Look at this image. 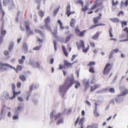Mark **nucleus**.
Here are the masks:
<instances>
[{
	"label": "nucleus",
	"mask_w": 128,
	"mask_h": 128,
	"mask_svg": "<svg viewBox=\"0 0 128 128\" xmlns=\"http://www.w3.org/2000/svg\"><path fill=\"white\" fill-rule=\"evenodd\" d=\"M76 84V85L75 86V88H77L80 86V83L77 81L74 82V83Z\"/></svg>",
	"instance_id": "36"
},
{
	"label": "nucleus",
	"mask_w": 128,
	"mask_h": 128,
	"mask_svg": "<svg viewBox=\"0 0 128 128\" xmlns=\"http://www.w3.org/2000/svg\"><path fill=\"white\" fill-rule=\"evenodd\" d=\"M119 51V50L118 49V48H116L115 49H114L113 50H112L111 51V52H112V53L114 54V53H117Z\"/></svg>",
	"instance_id": "53"
},
{
	"label": "nucleus",
	"mask_w": 128,
	"mask_h": 128,
	"mask_svg": "<svg viewBox=\"0 0 128 128\" xmlns=\"http://www.w3.org/2000/svg\"><path fill=\"white\" fill-rule=\"evenodd\" d=\"M99 16L94 18L93 19V22L94 24H96L98 23V20L101 18L102 14L100 13L98 14Z\"/></svg>",
	"instance_id": "9"
},
{
	"label": "nucleus",
	"mask_w": 128,
	"mask_h": 128,
	"mask_svg": "<svg viewBox=\"0 0 128 128\" xmlns=\"http://www.w3.org/2000/svg\"><path fill=\"white\" fill-rule=\"evenodd\" d=\"M42 47V45H41L34 47L33 49V50H38L40 49Z\"/></svg>",
	"instance_id": "38"
},
{
	"label": "nucleus",
	"mask_w": 128,
	"mask_h": 128,
	"mask_svg": "<svg viewBox=\"0 0 128 128\" xmlns=\"http://www.w3.org/2000/svg\"><path fill=\"white\" fill-rule=\"evenodd\" d=\"M13 46L14 45L13 43H11L10 45L8 48V50L10 52H11L12 50L13 49Z\"/></svg>",
	"instance_id": "41"
},
{
	"label": "nucleus",
	"mask_w": 128,
	"mask_h": 128,
	"mask_svg": "<svg viewBox=\"0 0 128 128\" xmlns=\"http://www.w3.org/2000/svg\"><path fill=\"white\" fill-rule=\"evenodd\" d=\"M18 116L17 115H14L12 117V119L14 120L18 119Z\"/></svg>",
	"instance_id": "51"
},
{
	"label": "nucleus",
	"mask_w": 128,
	"mask_h": 128,
	"mask_svg": "<svg viewBox=\"0 0 128 128\" xmlns=\"http://www.w3.org/2000/svg\"><path fill=\"white\" fill-rule=\"evenodd\" d=\"M10 66L11 67H10V68L14 69L16 71V72L17 73H18V71H20L22 69V66L19 65H17L16 67V68L13 67L11 65Z\"/></svg>",
	"instance_id": "12"
},
{
	"label": "nucleus",
	"mask_w": 128,
	"mask_h": 128,
	"mask_svg": "<svg viewBox=\"0 0 128 128\" xmlns=\"http://www.w3.org/2000/svg\"><path fill=\"white\" fill-rule=\"evenodd\" d=\"M74 83V81L73 77H68L65 80L64 84L60 86L59 88V91L61 92L65 91L72 86Z\"/></svg>",
	"instance_id": "1"
},
{
	"label": "nucleus",
	"mask_w": 128,
	"mask_h": 128,
	"mask_svg": "<svg viewBox=\"0 0 128 128\" xmlns=\"http://www.w3.org/2000/svg\"><path fill=\"white\" fill-rule=\"evenodd\" d=\"M12 91H15L16 86L14 84H11Z\"/></svg>",
	"instance_id": "52"
},
{
	"label": "nucleus",
	"mask_w": 128,
	"mask_h": 128,
	"mask_svg": "<svg viewBox=\"0 0 128 128\" xmlns=\"http://www.w3.org/2000/svg\"><path fill=\"white\" fill-rule=\"evenodd\" d=\"M72 36V34H70L68 36H67L66 38L64 43H66L70 41Z\"/></svg>",
	"instance_id": "20"
},
{
	"label": "nucleus",
	"mask_w": 128,
	"mask_h": 128,
	"mask_svg": "<svg viewBox=\"0 0 128 128\" xmlns=\"http://www.w3.org/2000/svg\"><path fill=\"white\" fill-rule=\"evenodd\" d=\"M50 21V19L49 16H48L46 18H45L44 22L45 24H48Z\"/></svg>",
	"instance_id": "31"
},
{
	"label": "nucleus",
	"mask_w": 128,
	"mask_h": 128,
	"mask_svg": "<svg viewBox=\"0 0 128 128\" xmlns=\"http://www.w3.org/2000/svg\"><path fill=\"white\" fill-rule=\"evenodd\" d=\"M99 34V32H97L96 33L92 36V39L94 40H98V38Z\"/></svg>",
	"instance_id": "16"
},
{
	"label": "nucleus",
	"mask_w": 128,
	"mask_h": 128,
	"mask_svg": "<svg viewBox=\"0 0 128 128\" xmlns=\"http://www.w3.org/2000/svg\"><path fill=\"white\" fill-rule=\"evenodd\" d=\"M96 63L94 61L93 62H90L88 63V64H87V66H88L90 67H94L93 66H94L95 64Z\"/></svg>",
	"instance_id": "24"
},
{
	"label": "nucleus",
	"mask_w": 128,
	"mask_h": 128,
	"mask_svg": "<svg viewBox=\"0 0 128 128\" xmlns=\"http://www.w3.org/2000/svg\"><path fill=\"white\" fill-rule=\"evenodd\" d=\"M112 52H111L109 56V58L110 59L111 58H112L113 57V53H112Z\"/></svg>",
	"instance_id": "57"
},
{
	"label": "nucleus",
	"mask_w": 128,
	"mask_h": 128,
	"mask_svg": "<svg viewBox=\"0 0 128 128\" xmlns=\"http://www.w3.org/2000/svg\"><path fill=\"white\" fill-rule=\"evenodd\" d=\"M2 97H4V98L6 99H9L11 97H10L9 95V94L7 92H4L3 93V96Z\"/></svg>",
	"instance_id": "19"
},
{
	"label": "nucleus",
	"mask_w": 128,
	"mask_h": 128,
	"mask_svg": "<svg viewBox=\"0 0 128 128\" xmlns=\"http://www.w3.org/2000/svg\"><path fill=\"white\" fill-rule=\"evenodd\" d=\"M118 4V2L117 1L116 2H114V0H112V6H115Z\"/></svg>",
	"instance_id": "50"
},
{
	"label": "nucleus",
	"mask_w": 128,
	"mask_h": 128,
	"mask_svg": "<svg viewBox=\"0 0 128 128\" xmlns=\"http://www.w3.org/2000/svg\"><path fill=\"white\" fill-rule=\"evenodd\" d=\"M119 88L121 92L120 94L118 95V97L125 96L128 94V89L126 88L124 86H121Z\"/></svg>",
	"instance_id": "4"
},
{
	"label": "nucleus",
	"mask_w": 128,
	"mask_h": 128,
	"mask_svg": "<svg viewBox=\"0 0 128 128\" xmlns=\"http://www.w3.org/2000/svg\"><path fill=\"white\" fill-rule=\"evenodd\" d=\"M56 40L53 41V44H54V49L55 51H56L57 50V48L56 46Z\"/></svg>",
	"instance_id": "49"
},
{
	"label": "nucleus",
	"mask_w": 128,
	"mask_h": 128,
	"mask_svg": "<svg viewBox=\"0 0 128 128\" xmlns=\"http://www.w3.org/2000/svg\"><path fill=\"white\" fill-rule=\"evenodd\" d=\"M36 62H35L34 61L32 60H30V64L33 67L35 68H36Z\"/></svg>",
	"instance_id": "25"
},
{
	"label": "nucleus",
	"mask_w": 128,
	"mask_h": 128,
	"mask_svg": "<svg viewBox=\"0 0 128 128\" xmlns=\"http://www.w3.org/2000/svg\"><path fill=\"white\" fill-rule=\"evenodd\" d=\"M74 13V12H70H70L68 13V14H67L66 15H67V16L68 17L70 16L71 14H73Z\"/></svg>",
	"instance_id": "62"
},
{
	"label": "nucleus",
	"mask_w": 128,
	"mask_h": 128,
	"mask_svg": "<svg viewBox=\"0 0 128 128\" xmlns=\"http://www.w3.org/2000/svg\"><path fill=\"white\" fill-rule=\"evenodd\" d=\"M99 0H96L94 2L90 10H93L102 5V2H100Z\"/></svg>",
	"instance_id": "6"
},
{
	"label": "nucleus",
	"mask_w": 128,
	"mask_h": 128,
	"mask_svg": "<svg viewBox=\"0 0 128 128\" xmlns=\"http://www.w3.org/2000/svg\"><path fill=\"white\" fill-rule=\"evenodd\" d=\"M34 30L35 33L39 34L41 36L42 38H44V34L42 31L37 29H35Z\"/></svg>",
	"instance_id": "13"
},
{
	"label": "nucleus",
	"mask_w": 128,
	"mask_h": 128,
	"mask_svg": "<svg viewBox=\"0 0 128 128\" xmlns=\"http://www.w3.org/2000/svg\"><path fill=\"white\" fill-rule=\"evenodd\" d=\"M54 114V111L52 112L50 114V119L51 120L53 119Z\"/></svg>",
	"instance_id": "48"
},
{
	"label": "nucleus",
	"mask_w": 128,
	"mask_h": 128,
	"mask_svg": "<svg viewBox=\"0 0 128 128\" xmlns=\"http://www.w3.org/2000/svg\"><path fill=\"white\" fill-rule=\"evenodd\" d=\"M128 21H122L121 22V26L123 28L125 26H127V25Z\"/></svg>",
	"instance_id": "35"
},
{
	"label": "nucleus",
	"mask_w": 128,
	"mask_h": 128,
	"mask_svg": "<svg viewBox=\"0 0 128 128\" xmlns=\"http://www.w3.org/2000/svg\"><path fill=\"white\" fill-rule=\"evenodd\" d=\"M37 41L38 42H39L40 43H42L43 42V40L39 38L38 37L37 38Z\"/></svg>",
	"instance_id": "59"
},
{
	"label": "nucleus",
	"mask_w": 128,
	"mask_h": 128,
	"mask_svg": "<svg viewBox=\"0 0 128 128\" xmlns=\"http://www.w3.org/2000/svg\"><path fill=\"white\" fill-rule=\"evenodd\" d=\"M58 22L60 24V28L62 30L64 29V26H62V23L61 22L60 20H58Z\"/></svg>",
	"instance_id": "40"
},
{
	"label": "nucleus",
	"mask_w": 128,
	"mask_h": 128,
	"mask_svg": "<svg viewBox=\"0 0 128 128\" xmlns=\"http://www.w3.org/2000/svg\"><path fill=\"white\" fill-rule=\"evenodd\" d=\"M3 5L4 6L8 5L10 10L12 9L14 6L12 0H3Z\"/></svg>",
	"instance_id": "5"
},
{
	"label": "nucleus",
	"mask_w": 128,
	"mask_h": 128,
	"mask_svg": "<svg viewBox=\"0 0 128 128\" xmlns=\"http://www.w3.org/2000/svg\"><path fill=\"white\" fill-rule=\"evenodd\" d=\"M21 85V83L20 82H18L16 86L17 88H19L20 87Z\"/></svg>",
	"instance_id": "55"
},
{
	"label": "nucleus",
	"mask_w": 128,
	"mask_h": 128,
	"mask_svg": "<svg viewBox=\"0 0 128 128\" xmlns=\"http://www.w3.org/2000/svg\"><path fill=\"white\" fill-rule=\"evenodd\" d=\"M76 44L78 49L80 50V48H82L83 52L85 53L87 52L88 51L90 48L89 45H88L87 47L85 49H84L85 46L84 42L82 40H80L79 43L77 42Z\"/></svg>",
	"instance_id": "2"
},
{
	"label": "nucleus",
	"mask_w": 128,
	"mask_h": 128,
	"mask_svg": "<svg viewBox=\"0 0 128 128\" xmlns=\"http://www.w3.org/2000/svg\"><path fill=\"white\" fill-rule=\"evenodd\" d=\"M84 120V117L81 118L78 124L79 125H83Z\"/></svg>",
	"instance_id": "39"
},
{
	"label": "nucleus",
	"mask_w": 128,
	"mask_h": 128,
	"mask_svg": "<svg viewBox=\"0 0 128 128\" xmlns=\"http://www.w3.org/2000/svg\"><path fill=\"white\" fill-rule=\"evenodd\" d=\"M100 86L101 85L100 84H94L93 86H91L90 92H92L94 91L96 89L100 87Z\"/></svg>",
	"instance_id": "11"
},
{
	"label": "nucleus",
	"mask_w": 128,
	"mask_h": 128,
	"mask_svg": "<svg viewBox=\"0 0 128 128\" xmlns=\"http://www.w3.org/2000/svg\"><path fill=\"white\" fill-rule=\"evenodd\" d=\"M75 34L78 36L80 32V31L79 29L78 28H76L75 30Z\"/></svg>",
	"instance_id": "46"
},
{
	"label": "nucleus",
	"mask_w": 128,
	"mask_h": 128,
	"mask_svg": "<svg viewBox=\"0 0 128 128\" xmlns=\"http://www.w3.org/2000/svg\"><path fill=\"white\" fill-rule=\"evenodd\" d=\"M5 66L8 68L11 67L10 65L7 64H3L2 62L0 63V70L1 71H5L6 70L7 68Z\"/></svg>",
	"instance_id": "7"
},
{
	"label": "nucleus",
	"mask_w": 128,
	"mask_h": 128,
	"mask_svg": "<svg viewBox=\"0 0 128 128\" xmlns=\"http://www.w3.org/2000/svg\"><path fill=\"white\" fill-rule=\"evenodd\" d=\"M76 3V4H80L82 6H83L84 3L81 0H77Z\"/></svg>",
	"instance_id": "42"
},
{
	"label": "nucleus",
	"mask_w": 128,
	"mask_h": 128,
	"mask_svg": "<svg viewBox=\"0 0 128 128\" xmlns=\"http://www.w3.org/2000/svg\"><path fill=\"white\" fill-rule=\"evenodd\" d=\"M62 50L65 56L66 57H68V54L65 48V47L64 46H62Z\"/></svg>",
	"instance_id": "22"
},
{
	"label": "nucleus",
	"mask_w": 128,
	"mask_h": 128,
	"mask_svg": "<svg viewBox=\"0 0 128 128\" xmlns=\"http://www.w3.org/2000/svg\"><path fill=\"white\" fill-rule=\"evenodd\" d=\"M80 116H78L77 117V119H76V121H75V123H74V126H76L77 124L78 123V121H79V120L80 119Z\"/></svg>",
	"instance_id": "47"
},
{
	"label": "nucleus",
	"mask_w": 128,
	"mask_h": 128,
	"mask_svg": "<svg viewBox=\"0 0 128 128\" xmlns=\"http://www.w3.org/2000/svg\"><path fill=\"white\" fill-rule=\"evenodd\" d=\"M109 91L111 93H113L114 92L115 90L114 88H111L110 89Z\"/></svg>",
	"instance_id": "58"
},
{
	"label": "nucleus",
	"mask_w": 128,
	"mask_h": 128,
	"mask_svg": "<svg viewBox=\"0 0 128 128\" xmlns=\"http://www.w3.org/2000/svg\"><path fill=\"white\" fill-rule=\"evenodd\" d=\"M44 26L46 30L49 31H50L52 30L50 26L48 24H45Z\"/></svg>",
	"instance_id": "29"
},
{
	"label": "nucleus",
	"mask_w": 128,
	"mask_h": 128,
	"mask_svg": "<svg viewBox=\"0 0 128 128\" xmlns=\"http://www.w3.org/2000/svg\"><path fill=\"white\" fill-rule=\"evenodd\" d=\"M63 118H62L57 121L56 124L58 125L60 124H62L63 123Z\"/></svg>",
	"instance_id": "30"
},
{
	"label": "nucleus",
	"mask_w": 128,
	"mask_h": 128,
	"mask_svg": "<svg viewBox=\"0 0 128 128\" xmlns=\"http://www.w3.org/2000/svg\"><path fill=\"white\" fill-rule=\"evenodd\" d=\"M110 20L114 22H119L120 21L119 19L116 18H110Z\"/></svg>",
	"instance_id": "26"
},
{
	"label": "nucleus",
	"mask_w": 128,
	"mask_h": 128,
	"mask_svg": "<svg viewBox=\"0 0 128 128\" xmlns=\"http://www.w3.org/2000/svg\"><path fill=\"white\" fill-rule=\"evenodd\" d=\"M20 79L22 81L24 82L26 80L25 76L24 75H21L19 76Z\"/></svg>",
	"instance_id": "33"
},
{
	"label": "nucleus",
	"mask_w": 128,
	"mask_h": 128,
	"mask_svg": "<svg viewBox=\"0 0 128 128\" xmlns=\"http://www.w3.org/2000/svg\"><path fill=\"white\" fill-rule=\"evenodd\" d=\"M64 66H66L68 68H72V65L75 63V62H73L72 63H70L67 60H64Z\"/></svg>",
	"instance_id": "10"
},
{
	"label": "nucleus",
	"mask_w": 128,
	"mask_h": 128,
	"mask_svg": "<svg viewBox=\"0 0 128 128\" xmlns=\"http://www.w3.org/2000/svg\"><path fill=\"white\" fill-rule=\"evenodd\" d=\"M90 46L92 47H94L95 46V44L94 42H90Z\"/></svg>",
	"instance_id": "60"
},
{
	"label": "nucleus",
	"mask_w": 128,
	"mask_h": 128,
	"mask_svg": "<svg viewBox=\"0 0 128 128\" xmlns=\"http://www.w3.org/2000/svg\"><path fill=\"white\" fill-rule=\"evenodd\" d=\"M83 84L85 87V90L86 91L89 88V82L88 81L84 80L83 81Z\"/></svg>",
	"instance_id": "14"
},
{
	"label": "nucleus",
	"mask_w": 128,
	"mask_h": 128,
	"mask_svg": "<svg viewBox=\"0 0 128 128\" xmlns=\"http://www.w3.org/2000/svg\"><path fill=\"white\" fill-rule=\"evenodd\" d=\"M76 21L75 20L74 18H72L70 22V26L72 27H74V26Z\"/></svg>",
	"instance_id": "23"
},
{
	"label": "nucleus",
	"mask_w": 128,
	"mask_h": 128,
	"mask_svg": "<svg viewBox=\"0 0 128 128\" xmlns=\"http://www.w3.org/2000/svg\"><path fill=\"white\" fill-rule=\"evenodd\" d=\"M62 116V114L61 113L59 112L57 114L55 115L54 116V120H56L59 118H60Z\"/></svg>",
	"instance_id": "21"
},
{
	"label": "nucleus",
	"mask_w": 128,
	"mask_h": 128,
	"mask_svg": "<svg viewBox=\"0 0 128 128\" xmlns=\"http://www.w3.org/2000/svg\"><path fill=\"white\" fill-rule=\"evenodd\" d=\"M22 58H20L18 60V62L20 64H24V60H25V57L24 56H22Z\"/></svg>",
	"instance_id": "18"
},
{
	"label": "nucleus",
	"mask_w": 128,
	"mask_h": 128,
	"mask_svg": "<svg viewBox=\"0 0 128 128\" xmlns=\"http://www.w3.org/2000/svg\"><path fill=\"white\" fill-rule=\"evenodd\" d=\"M89 71L92 73H94L95 72L94 67H90L89 69Z\"/></svg>",
	"instance_id": "37"
},
{
	"label": "nucleus",
	"mask_w": 128,
	"mask_h": 128,
	"mask_svg": "<svg viewBox=\"0 0 128 128\" xmlns=\"http://www.w3.org/2000/svg\"><path fill=\"white\" fill-rule=\"evenodd\" d=\"M34 86V85L33 84H32L30 86L29 88L30 91L32 92V91L33 90V88Z\"/></svg>",
	"instance_id": "61"
},
{
	"label": "nucleus",
	"mask_w": 128,
	"mask_h": 128,
	"mask_svg": "<svg viewBox=\"0 0 128 128\" xmlns=\"http://www.w3.org/2000/svg\"><path fill=\"white\" fill-rule=\"evenodd\" d=\"M4 24L3 22H2V24L1 26V28H0V30H1V34L4 36L6 33V30H5L3 29V26H4Z\"/></svg>",
	"instance_id": "17"
},
{
	"label": "nucleus",
	"mask_w": 128,
	"mask_h": 128,
	"mask_svg": "<svg viewBox=\"0 0 128 128\" xmlns=\"http://www.w3.org/2000/svg\"><path fill=\"white\" fill-rule=\"evenodd\" d=\"M57 29L55 28L54 29L53 32V34L55 36L56 38L57 37Z\"/></svg>",
	"instance_id": "44"
},
{
	"label": "nucleus",
	"mask_w": 128,
	"mask_h": 128,
	"mask_svg": "<svg viewBox=\"0 0 128 128\" xmlns=\"http://www.w3.org/2000/svg\"><path fill=\"white\" fill-rule=\"evenodd\" d=\"M23 50L25 53H26L28 51V48L27 45L26 43H24L23 44Z\"/></svg>",
	"instance_id": "15"
},
{
	"label": "nucleus",
	"mask_w": 128,
	"mask_h": 128,
	"mask_svg": "<svg viewBox=\"0 0 128 128\" xmlns=\"http://www.w3.org/2000/svg\"><path fill=\"white\" fill-rule=\"evenodd\" d=\"M83 7V6H82ZM88 9V5H84V7L82 8L81 10L83 12H85Z\"/></svg>",
	"instance_id": "28"
},
{
	"label": "nucleus",
	"mask_w": 128,
	"mask_h": 128,
	"mask_svg": "<svg viewBox=\"0 0 128 128\" xmlns=\"http://www.w3.org/2000/svg\"><path fill=\"white\" fill-rule=\"evenodd\" d=\"M12 93L13 94L12 96L10 98V100L14 99L15 98L16 95H18V92H15V91H12Z\"/></svg>",
	"instance_id": "27"
},
{
	"label": "nucleus",
	"mask_w": 128,
	"mask_h": 128,
	"mask_svg": "<svg viewBox=\"0 0 128 128\" xmlns=\"http://www.w3.org/2000/svg\"><path fill=\"white\" fill-rule=\"evenodd\" d=\"M18 99L20 102H22L24 100L23 98L20 97H18Z\"/></svg>",
	"instance_id": "63"
},
{
	"label": "nucleus",
	"mask_w": 128,
	"mask_h": 128,
	"mask_svg": "<svg viewBox=\"0 0 128 128\" xmlns=\"http://www.w3.org/2000/svg\"><path fill=\"white\" fill-rule=\"evenodd\" d=\"M86 30H83L82 32H80L78 36L80 37H82L84 36V33L86 32Z\"/></svg>",
	"instance_id": "34"
},
{
	"label": "nucleus",
	"mask_w": 128,
	"mask_h": 128,
	"mask_svg": "<svg viewBox=\"0 0 128 128\" xmlns=\"http://www.w3.org/2000/svg\"><path fill=\"white\" fill-rule=\"evenodd\" d=\"M5 106L4 105L3 106V107L2 108L0 112V114L1 115H2L4 113V107Z\"/></svg>",
	"instance_id": "56"
},
{
	"label": "nucleus",
	"mask_w": 128,
	"mask_h": 128,
	"mask_svg": "<svg viewBox=\"0 0 128 128\" xmlns=\"http://www.w3.org/2000/svg\"><path fill=\"white\" fill-rule=\"evenodd\" d=\"M38 14L39 16L41 18H42L44 15V13L42 10H40L38 11Z\"/></svg>",
	"instance_id": "43"
},
{
	"label": "nucleus",
	"mask_w": 128,
	"mask_h": 128,
	"mask_svg": "<svg viewBox=\"0 0 128 128\" xmlns=\"http://www.w3.org/2000/svg\"><path fill=\"white\" fill-rule=\"evenodd\" d=\"M112 65L110 63L106 64L103 69V73L104 75H108L109 72L112 68Z\"/></svg>",
	"instance_id": "3"
},
{
	"label": "nucleus",
	"mask_w": 128,
	"mask_h": 128,
	"mask_svg": "<svg viewBox=\"0 0 128 128\" xmlns=\"http://www.w3.org/2000/svg\"><path fill=\"white\" fill-rule=\"evenodd\" d=\"M96 110H96L95 109V110H94V114L95 116L96 117H97L99 115L98 112L96 111Z\"/></svg>",
	"instance_id": "45"
},
{
	"label": "nucleus",
	"mask_w": 128,
	"mask_h": 128,
	"mask_svg": "<svg viewBox=\"0 0 128 128\" xmlns=\"http://www.w3.org/2000/svg\"><path fill=\"white\" fill-rule=\"evenodd\" d=\"M66 8V14H68V13L70 11V4H68Z\"/></svg>",
	"instance_id": "32"
},
{
	"label": "nucleus",
	"mask_w": 128,
	"mask_h": 128,
	"mask_svg": "<svg viewBox=\"0 0 128 128\" xmlns=\"http://www.w3.org/2000/svg\"><path fill=\"white\" fill-rule=\"evenodd\" d=\"M98 26L97 24L91 26L89 28V29H91L94 28L95 27Z\"/></svg>",
	"instance_id": "54"
},
{
	"label": "nucleus",
	"mask_w": 128,
	"mask_h": 128,
	"mask_svg": "<svg viewBox=\"0 0 128 128\" xmlns=\"http://www.w3.org/2000/svg\"><path fill=\"white\" fill-rule=\"evenodd\" d=\"M26 30V34L27 36H28L31 34H34V33L32 31L30 30V28L28 24L25 25Z\"/></svg>",
	"instance_id": "8"
},
{
	"label": "nucleus",
	"mask_w": 128,
	"mask_h": 128,
	"mask_svg": "<svg viewBox=\"0 0 128 128\" xmlns=\"http://www.w3.org/2000/svg\"><path fill=\"white\" fill-rule=\"evenodd\" d=\"M124 31H126V32L128 34V28L126 27L123 30Z\"/></svg>",
	"instance_id": "64"
}]
</instances>
